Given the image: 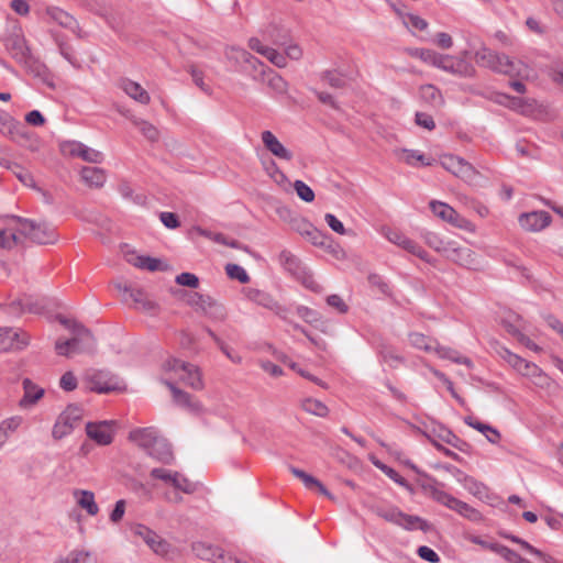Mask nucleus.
Instances as JSON below:
<instances>
[{
	"label": "nucleus",
	"mask_w": 563,
	"mask_h": 563,
	"mask_svg": "<svg viewBox=\"0 0 563 563\" xmlns=\"http://www.w3.org/2000/svg\"><path fill=\"white\" fill-rule=\"evenodd\" d=\"M129 440L163 464H173L175 460L170 444L155 427L135 428L130 431Z\"/></svg>",
	"instance_id": "1"
},
{
	"label": "nucleus",
	"mask_w": 563,
	"mask_h": 563,
	"mask_svg": "<svg viewBox=\"0 0 563 563\" xmlns=\"http://www.w3.org/2000/svg\"><path fill=\"white\" fill-rule=\"evenodd\" d=\"M475 57L481 66L510 77L522 76L528 69L525 63L515 60L504 53H498L487 47L478 49Z\"/></svg>",
	"instance_id": "2"
},
{
	"label": "nucleus",
	"mask_w": 563,
	"mask_h": 563,
	"mask_svg": "<svg viewBox=\"0 0 563 563\" xmlns=\"http://www.w3.org/2000/svg\"><path fill=\"white\" fill-rule=\"evenodd\" d=\"M62 322L71 332V338L65 341L58 340L55 343V350L58 355L70 356L75 353L95 350L96 341L88 329L69 320H62Z\"/></svg>",
	"instance_id": "3"
},
{
	"label": "nucleus",
	"mask_w": 563,
	"mask_h": 563,
	"mask_svg": "<svg viewBox=\"0 0 563 563\" xmlns=\"http://www.w3.org/2000/svg\"><path fill=\"white\" fill-rule=\"evenodd\" d=\"M163 377L178 380L186 386L200 390L203 388L202 375L198 366L175 357H168L162 365Z\"/></svg>",
	"instance_id": "4"
},
{
	"label": "nucleus",
	"mask_w": 563,
	"mask_h": 563,
	"mask_svg": "<svg viewBox=\"0 0 563 563\" xmlns=\"http://www.w3.org/2000/svg\"><path fill=\"white\" fill-rule=\"evenodd\" d=\"M16 230L22 239L36 244H53L58 238L55 228L47 222L16 218Z\"/></svg>",
	"instance_id": "5"
},
{
	"label": "nucleus",
	"mask_w": 563,
	"mask_h": 563,
	"mask_svg": "<svg viewBox=\"0 0 563 563\" xmlns=\"http://www.w3.org/2000/svg\"><path fill=\"white\" fill-rule=\"evenodd\" d=\"M86 387L98 394L120 391L125 388L123 382L107 371L90 369L84 376Z\"/></svg>",
	"instance_id": "6"
},
{
	"label": "nucleus",
	"mask_w": 563,
	"mask_h": 563,
	"mask_svg": "<svg viewBox=\"0 0 563 563\" xmlns=\"http://www.w3.org/2000/svg\"><path fill=\"white\" fill-rule=\"evenodd\" d=\"M375 512L378 517L383 518L384 520L397 525L407 530L419 529L427 531L429 529V525L427 521H424L418 516L405 514L395 506H380L375 509Z\"/></svg>",
	"instance_id": "7"
},
{
	"label": "nucleus",
	"mask_w": 563,
	"mask_h": 563,
	"mask_svg": "<svg viewBox=\"0 0 563 563\" xmlns=\"http://www.w3.org/2000/svg\"><path fill=\"white\" fill-rule=\"evenodd\" d=\"M82 409L78 406H68L57 417L53 426L52 437L55 440H60L69 435L74 431V429L80 423L82 419Z\"/></svg>",
	"instance_id": "8"
},
{
	"label": "nucleus",
	"mask_w": 563,
	"mask_h": 563,
	"mask_svg": "<svg viewBox=\"0 0 563 563\" xmlns=\"http://www.w3.org/2000/svg\"><path fill=\"white\" fill-rule=\"evenodd\" d=\"M130 531L134 537L144 541L156 554L164 556L170 550V544L145 525L132 523Z\"/></svg>",
	"instance_id": "9"
},
{
	"label": "nucleus",
	"mask_w": 563,
	"mask_h": 563,
	"mask_svg": "<svg viewBox=\"0 0 563 563\" xmlns=\"http://www.w3.org/2000/svg\"><path fill=\"white\" fill-rule=\"evenodd\" d=\"M30 344L27 332L18 328L0 327V352L19 351Z\"/></svg>",
	"instance_id": "10"
},
{
	"label": "nucleus",
	"mask_w": 563,
	"mask_h": 563,
	"mask_svg": "<svg viewBox=\"0 0 563 563\" xmlns=\"http://www.w3.org/2000/svg\"><path fill=\"white\" fill-rule=\"evenodd\" d=\"M150 475L152 478L163 481L185 494H192L196 492V485L178 472L156 467L151 471Z\"/></svg>",
	"instance_id": "11"
},
{
	"label": "nucleus",
	"mask_w": 563,
	"mask_h": 563,
	"mask_svg": "<svg viewBox=\"0 0 563 563\" xmlns=\"http://www.w3.org/2000/svg\"><path fill=\"white\" fill-rule=\"evenodd\" d=\"M4 46L10 55L18 63H26L30 56V49L26 45L23 31L20 26H13L12 31L4 40Z\"/></svg>",
	"instance_id": "12"
},
{
	"label": "nucleus",
	"mask_w": 563,
	"mask_h": 563,
	"mask_svg": "<svg viewBox=\"0 0 563 563\" xmlns=\"http://www.w3.org/2000/svg\"><path fill=\"white\" fill-rule=\"evenodd\" d=\"M429 207L435 217L451 225L464 230H468L471 228V222L460 216L450 205L439 200H431L429 202Z\"/></svg>",
	"instance_id": "13"
},
{
	"label": "nucleus",
	"mask_w": 563,
	"mask_h": 563,
	"mask_svg": "<svg viewBox=\"0 0 563 563\" xmlns=\"http://www.w3.org/2000/svg\"><path fill=\"white\" fill-rule=\"evenodd\" d=\"M441 165L444 169L465 181H473L477 176V172L468 162L455 155H444L441 158Z\"/></svg>",
	"instance_id": "14"
},
{
	"label": "nucleus",
	"mask_w": 563,
	"mask_h": 563,
	"mask_svg": "<svg viewBox=\"0 0 563 563\" xmlns=\"http://www.w3.org/2000/svg\"><path fill=\"white\" fill-rule=\"evenodd\" d=\"M117 288L119 291L122 292L123 300L125 302L131 301L134 305L135 309L142 310L151 314L156 312V303L152 301L142 289H134L121 284H118Z\"/></svg>",
	"instance_id": "15"
},
{
	"label": "nucleus",
	"mask_w": 563,
	"mask_h": 563,
	"mask_svg": "<svg viewBox=\"0 0 563 563\" xmlns=\"http://www.w3.org/2000/svg\"><path fill=\"white\" fill-rule=\"evenodd\" d=\"M115 422L114 421H98L88 422L86 424V433L89 439L95 441L98 445H109L114 438Z\"/></svg>",
	"instance_id": "16"
},
{
	"label": "nucleus",
	"mask_w": 563,
	"mask_h": 563,
	"mask_svg": "<svg viewBox=\"0 0 563 563\" xmlns=\"http://www.w3.org/2000/svg\"><path fill=\"white\" fill-rule=\"evenodd\" d=\"M435 66L440 69L461 77H472L474 67L465 59L450 55H438Z\"/></svg>",
	"instance_id": "17"
},
{
	"label": "nucleus",
	"mask_w": 563,
	"mask_h": 563,
	"mask_svg": "<svg viewBox=\"0 0 563 563\" xmlns=\"http://www.w3.org/2000/svg\"><path fill=\"white\" fill-rule=\"evenodd\" d=\"M385 236L390 243L401 247L408 253L426 262H430L429 254L416 241L411 240L402 232L389 229L386 231Z\"/></svg>",
	"instance_id": "18"
},
{
	"label": "nucleus",
	"mask_w": 563,
	"mask_h": 563,
	"mask_svg": "<svg viewBox=\"0 0 563 563\" xmlns=\"http://www.w3.org/2000/svg\"><path fill=\"white\" fill-rule=\"evenodd\" d=\"M445 257L460 266L475 268L477 266L476 254L467 246H460L456 242H452Z\"/></svg>",
	"instance_id": "19"
},
{
	"label": "nucleus",
	"mask_w": 563,
	"mask_h": 563,
	"mask_svg": "<svg viewBox=\"0 0 563 563\" xmlns=\"http://www.w3.org/2000/svg\"><path fill=\"white\" fill-rule=\"evenodd\" d=\"M290 227L294 231L303 236L312 245L322 244L323 232L318 230L312 223L301 217L291 219Z\"/></svg>",
	"instance_id": "20"
},
{
	"label": "nucleus",
	"mask_w": 563,
	"mask_h": 563,
	"mask_svg": "<svg viewBox=\"0 0 563 563\" xmlns=\"http://www.w3.org/2000/svg\"><path fill=\"white\" fill-rule=\"evenodd\" d=\"M551 222V216L547 211H532L519 217L521 228L527 231L538 232L547 228Z\"/></svg>",
	"instance_id": "21"
},
{
	"label": "nucleus",
	"mask_w": 563,
	"mask_h": 563,
	"mask_svg": "<svg viewBox=\"0 0 563 563\" xmlns=\"http://www.w3.org/2000/svg\"><path fill=\"white\" fill-rule=\"evenodd\" d=\"M262 142L265 148L271 152L274 156L284 161H291L292 153L288 148H286L279 140L274 135L273 132L266 130L261 134Z\"/></svg>",
	"instance_id": "22"
},
{
	"label": "nucleus",
	"mask_w": 563,
	"mask_h": 563,
	"mask_svg": "<svg viewBox=\"0 0 563 563\" xmlns=\"http://www.w3.org/2000/svg\"><path fill=\"white\" fill-rule=\"evenodd\" d=\"M22 386L23 396L19 400V407L22 409H29L33 407L44 396V389L33 383L30 378H24Z\"/></svg>",
	"instance_id": "23"
},
{
	"label": "nucleus",
	"mask_w": 563,
	"mask_h": 563,
	"mask_svg": "<svg viewBox=\"0 0 563 563\" xmlns=\"http://www.w3.org/2000/svg\"><path fill=\"white\" fill-rule=\"evenodd\" d=\"M71 156L79 157L88 163L99 164L103 161V154L95 148L88 147L80 142H71L67 145Z\"/></svg>",
	"instance_id": "24"
},
{
	"label": "nucleus",
	"mask_w": 563,
	"mask_h": 563,
	"mask_svg": "<svg viewBox=\"0 0 563 563\" xmlns=\"http://www.w3.org/2000/svg\"><path fill=\"white\" fill-rule=\"evenodd\" d=\"M45 309L44 299L33 298L31 296H24L10 303L11 312H31L42 313Z\"/></svg>",
	"instance_id": "25"
},
{
	"label": "nucleus",
	"mask_w": 563,
	"mask_h": 563,
	"mask_svg": "<svg viewBox=\"0 0 563 563\" xmlns=\"http://www.w3.org/2000/svg\"><path fill=\"white\" fill-rule=\"evenodd\" d=\"M120 88L133 100L141 104H148L151 97L148 92L136 81L123 78L119 84Z\"/></svg>",
	"instance_id": "26"
},
{
	"label": "nucleus",
	"mask_w": 563,
	"mask_h": 563,
	"mask_svg": "<svg viewBox=\"0 0 563 563\" xmlns=\"http://www.w3.org/2000/svg\"><path fill=\"white\" fill-rule=\"evenodd\" d=\"M77 505L89 516L95 517L99 512V506L96 503L95 494L91 490L76 489L73 493Z\"/></svg>",
	"instance_id": "27"
},
{
	"label": "nucleus",
	"mask_w": 563,
	"mask_h": 563,
	"mask_svg": "<svg viewBox=\"0 0 563 563\" xmlns=\"http://www.w3.org/2000/svg\"><path fill=\"white\" fill-rule=\"evenodd\" d=\"M23 417L15 415L0 421V450L23 423Z\"/></svg>",
	"instance_id": "28"
},
{
	"label": "nucleus",
	"mask_w": 563,
	"mask_h": 563,
	"mask_svg": "<svg viewBox=\"0 0 563 563\" xmlns=\"http://www.w3.org/2000/svg\"><path fill=\"white\" fill-rule=\"evenodd\" d=\"M81 179L89 187L100 188L107 180L106 172L99 167H84L80 170Z\"/></svg>",
	"instance_id": "29"
},
{
	"label": "nucleus",
	"mask_w": 563,
	"mask_h": 563,
	"mask_svg": "<svg viewBox=\"0 0 563 563\" xmlns=\"http://www.w3.org/2000/svg\"><path fill=\"white\" fill-rule=\"evenodd\" d=\"M464 422L467 426H470L471 428L479 431L483 435H485V438L487 439L488 442H490L493 444H496L499 442L501 435H500L499 431L497 429H495L494 427L486 424L484 422H481L472 416L466 417L464 419Z\"/></svg>",
	"instance_id": "30"
},
{
	"label": "nucleus",
	"mask_w": 563,
	"mask_h": 563,
	"mask_svg": "<svg viewBox=\"0 0 563 563\" xmlns=\"http://www.w3.org/2000/svg\"><path fill=\"white\" fill-rule=\"evenodd\" d=\"M501 324L514 338H517L520 333H522V330L526 329L525 320L519 314L511 311L505 313V316L501 318Z\"/></svg>",
	"instance_id": "31"
},
{
	"label": "nucleus",
	"mask_w": 563,
	"mask_h": 563,
	"mask_svg": "<svg viewBox=\"0 0 563 563\" xmlns=\"http://www.w3.org/2000/svg\"><path fill=\"white\" fill-rule=\"evenodd\" d=\"M21 241L22 235H20L19 231L16 230V219H14L12 225L0 230V247L12 249Z\"/></svg>",
	"instance_id": "32"
},
{
	"label": "nucleus",
	"mask_w": 563,
	"mask_h": 563,
	"mask_svg": "<svg viewBox=\"0 0 563 563\" xmlns=\"http://www.w3.org/2000/svg\"><path fill=\"white\" fill-rule=\"evenodd\" d=\"M187 303L196 310H201L205 313L209 312L212 308L218 306L210 296H206L199 292H191L188 296Z\"/></svg>",
	"instance_id": "33"
},
{
	"label": "nucleus",
	"mask_w": 563,
	"mask_h": 563,
	"mask_svg": "<svg viewBox=\"0 0 563 563\" xmlns=\"http://www.w3.org/2000/svg\"><path fill=\"white\" fill-rule=\"evenodd\" d=\"M449 509L456 511L462 517L472 521H478L482 518L478 510L455 497L451 505H449Z\"/></svg>",
	"instance_id": "34"
},
{
	"label": "nucleus",
	"mask_w": 563,
	"mask_h": 563,
	"mask_svg": "<svg viewBox=\"0 0 563 563\" xmlns=\"http://www.w3.org/2000/svg\"><path fill=\"white\" fill-rule=\"evenodd\" d=\"M398 157L410 166H417L418 164L422 166L431 165L430 159L416 150H400L398 152Z\"/></svg>",
	"instance_id": "35"
},
{
	"label": "nucleus",
	"mask_w": 563,
	"mask_h": 563,
	"mask_svg": "<svg viewBox=\"0 0 563 563\" xmlns=\"http://www.w3.org/2000/svg\"><path fill=\"white\" fill-rule=\"evenodd\" d=\"M410 344L419 350H423L428 353L435 352L438 343L422 333L413 332L409 334Z\"/></svg>",
	"instance_id": "36"
},
{
	"label": "nucleus",
	"mask_w": 563,
	"mask_h": 563,
	"mask_svg": "<svg viewBox=\"0 0 563 563\" xmlns=\"http://www.w3.org/2000/svg\"><path fill=\"white\" fill-rule=\"evenodd\" d=\"M244 295L249 300L254 301L263 307L274 309L277 306V303L269 295L258 289L246 288L244 289Z\"/></svg>",
	"instance_id": "37"
},
{
	"label": "nucleus",
	"mask_w": 563,
	"mask_h": 563,
	"mask_svg": "<svg viewBox=\"0 0 563 563\" xmlns=\"http://www.w3.org/2000/svg\"><path fill=\"white\" fill-rule=\"evenodd\" d=\"M194 551L198 559L207 562H214L216 559H222V553L219 549L212 548L205 543H196Z\"/></svg>",
	"instance_id": "38"
},
{
	"label": "nucleus",
	"mask_w": 563,
	"mask_h": 563,
	"mask_svg": "<svg viewBox=\"0 0 563 563\" xmlns=\"http://www.w3.org/2000/svg\"><path fill=\"white\" fill-rule=\"evenodd\" d=\"M421 98L432 107H439L443 103L440 90L433 85H423L420 88Z\"/></svg>",
	"instance_id": "39"
},
{
	"label": "nucleus",
	"mask_w": 563,
	"mask_h": 563,
	"mask_svg": "<svg viewBox=\"0 0 563 563\" xmlns=\"http://www.w3.org/2000/svg\"><path fill=\"white\" fill-rule=\"evenodd\" d=\"M225 56L229 60L233 62L236 66L241 68L246 62H254L253 55H251L247 51L241 47L232 46L225 51Z\"/></svg>",
	"instance_id": "40"
},
{
	"label": "nucleus",
	"mask_w": 563,
	"mask_h": 563,
	"mask_svg": "<svg viewBox=\"0 0 563 563\" xmlns=\"http://www.w3.org/2000/svg\"><path fill=\"white\" fill-rule=\"evenodd\" d=\"M162 380L164 384L170 389L174 401L183 407H190L191 406V397L188 393L179 389L176 387L174 382L163 377Z\"/></svg>",
	"instance_id": "41"
},
{
	"label": "nucleus",
	"mask_w": 563,
	"mask_h": 563,
	"mask_svg": "<svg viewBox=\"0 0 563 563\" xmlns=\"http://www.w3.org/2000/svg\"><path fill=\"white\" fill-rule=\"evenodd\" d=\"M426 243L435 252L445 256L453 241H445L439 234L429 232L424 236Z\"/></svg>",
	"instance_id": "42"
},
{
	"label": "nucleus",
	"mask_w": 563,
	"mask_h": 563,
	"mask_svg": "<svg viewBox=\"0 0 563 563\" xmlns=\"http://www.w3.org/2000/svg\"><path fill=\"white\" fill-rule=\"evenodd\" d=\"M321 241L322 244H317L316 246L324 249L335 260L342 261L346 258L345 251L341 247L339 243L334 242L329 235L323 234V239Z\"/></svg>",
	"instance_id": "43"
},
{
	"label": "nucleus",
	"mask_w": 563,
	"mask_h": 563,
	"mask_svg": "<svg viewBox=\"0 0 563 563\" xmlns=\"http://www.w3.org/2000/svg\"><path fill=\"white\" fill-rule=\"evenodd\" d=\"M498 354L505 362H507L519 374L522 373V371L525 368L523 365L527 364V362H528L525 358H522L521 356L512 353L511 351H509L506 347H500V350L498 351Z\"/></svg>",
	"instance_id": "44"
},
{
	"label": "nucleus",
	"mask_w": 563,
	"mask_h": 563,
	"mask_svg": "<svg viewBox=\"0 0 563 563\" xmlns=\"http://www.w3.org/2000/svg\"><path fill=\"white\" fill-rule=\"evenodd\" d=\"M132 264L141 269H146L150 272H156L164 269V264L161 260L154 258L151 256H136Z\"/></svg>",
	"instance_id": "45"
},
{
	"label": "nucleus",
	"mask_w": 563,
	"mask_h": 563,
	"mask_svg": "<svg viewBox=\"0 0 563 563\" xmlns=\"http://www.w3.org/2000/svg\"><path fill=\"white\" fill-rule=\"evenodd\" d=\"M278 260L280 265L289 273L298 274L300 272V261L290 251H282Z\"/></svg>",
	"instance_id": "46"
},
{
	"label": "nucleus",
	"mask_w": 563,
	"mask_h": 563,
	"mask_svg": "<svg viewBox=\"0 0 563 563\" xmlns=\"http://www.w3.org/2000/svg\"><path fill=\"white\" fill-rule=\"evenodd\" d=\"M47 14L56 21L59 25L68 29H74L76 25V20L68 14L66 11L59 8H51L47 10Z\"/></svg>",
	"instance_id": "47"
},
{
	"label": "nucleus",
	"mask_w": 563,
	"mask_h": 563,
	"mask_svg": "<svg viewBox=\"0 0 563 563\" xmlns=\"http://www.w3.org/2000/svg\"><path fill=\"white\" fill-rule=\"evenodd\" d=\"M434 353L442 358H449L457 364H464L468 367L473 365L468 357L462 356L456 351L449 347L438 345Z\"/></svg>",
	"instance_id": "48"
},
{
	"label": "nucleus",
	"mask_w": 563,
	"mask_h": 563,
	"mask_svg": "<svg viewBox=\"0 0 563 563\" xmlns=\"http://www.w3.org/2000/svg\"><path fill=\"white\" fill-rule=\"evenodd\" d=\"M5 167L10 169L14 176L25 186L33 187L34 186V178L32 174L15 163H5Z\"/></svg>",
	"instance_id": "49"
},
{
	"label": "nucleus",
	"mask_w": 563,
	"mask_h": 563,
	"mask_svg": "<svg viewBox=\"0 0 563 563\" xmlns=\"http://www.w3.org/2000/svg\"><path fill=\"white\" fill-rule=\"evenodd\" d=\"M305 411L318 417H325L329 413L328 407L320 400L308 398L302 401Z\"/></svg>",
	"instance_id": "50"
},
{
	"label": "nucleus",
	"mask_w": 563,
	"mask_h": 563,
	"mask_svg": "<svg viewBox=\"0 0 563 563\" xmlns=\"http://www.w3.org/2000/svg\"><path fill=\"white\" fill-rule=\"evenodd\" d=\"M523 371L520 375L530 377V378H537L536 384L543 385L547 383L548 377L542 372V369L534 363L527 362V364L523 365Z\"/></svg>",
	"instance_id": "51"
},
{
	"label": "nucleus",
	"mask_w": 563,
	"mask_h": 563,
	"mask_svg": "<svg viewBox=\"0 0 563 563\" xmlns=\"http://www.w3.org/2000/svg\"><path fill=\"white\" fill-rule=\"evenodd\" d=\"M209 335L213 339V341L217 343L219 349L222 351V353L233 363L241 364L242 363V356L234 352L232 349H230L213 331L208 330Z\"/></svg>",
	"instance_id": "52"
},
{
	"label": "nucleus",
	"mask_w": 563,
	"mask_h": 563,
	"mask_svg": "<svg viewBox=\"0 0 563 563\" xmlns=\"http://www.w3.org/2000/svg\"><path fill=\"white\" fill-rule=\"evenodd\" d=\"M267 85L277 95H284L287 91L286 80L275 71L267 74Z\"/></svg>",
	"instance_id": "53"
},
{
	"label": "nucleus",
	"mask_w": 563,
	"mask_h": 563,
	"mask_svg": "<svg viewBox=\"0 0 563 563\" xmlns=\"http://www.w3.org/2000/svg\"><path fill=\"white\" fill-rule=\"evenodd\" d=\"M406 52L416 58H419L428 64L435 66L438 53L432 49L426 48H407Z\"/></svg>",
	"instance_id": "54"
},
{
	"label": "nucleus",
	"mask_w": 563,
	"mask_h": 563,
	"mask_svg": "<svg viewBox=\"0 0 563 563\" xmlns=\"http://www.w3.org/2000/svg\"><path fill=\"white\" fill-rule=\"evenodd\" d=\"M427 489L429 490L431 497L438 501L439 504L445 506L449 508V505H451V503L453 501L454 499V496H452L451 494L444 492L443 489H441L440 487H438L437 485H430L427 487Z\"/></svg>",
	"instance_id": "55"
},
{
	"label": "nucleus",
	"mask_w": 563,
	"mask_h": 563,
	"mask_svg": "<svg viewBox=\"0 0 563 563\" xmlns=\"http://www.w3.org/2000/svg\"><path fill=\"white\" fill-rule=\"evenodd\" d=\"M133 123L147 140L154 142L158 139V130L150 122L135 119Z\"/></svg>",
	"instance_id": "56"
},
{
	"label": "nucleus",
	"mask_w": 563,
	"mask_h": 563,
	"mask_svg": "<svg viewBox=\"0 0 563 563\" xmlns=\"http://www.w3.org/2000/svg\"><path fill=\"white\" fill-rule=\"evenodd\" d=\"M228 276L232 279H236L242 284L249 283L250 277L246 271L238 264H228L225 266Z\"/></svg>",
	"instance_id": "57"
},
{
	"label": "nucleus",
	"mask_w": 563,
	"mask_h": 563,
	"mask_svg": "<svg viewBox=\"0 0 563 563\" xmlns=\"http://www.w3.org/2000/svg\"><path fill=\"white\" fill-rule=\"evenodd\" d=\"M294 189L297 196L305 202H312L314 200L313 190L302 180H296L294 183Z\"/></svg>",
	"instance_id": "58"
},
{
	"label": "nucleus",
	"mask_w": 563,
	"mask_h": 563,
	"mask_svg": "<svg viewBox=\"0 0 563 563\" xmlns=\"http://www.w3.org/2000/svg\"><path fill=\"white\" fill-rule=\"evenodd\" d=\"M195 231L199 234V235H202L209 240H212L219 244H224V245H229L231 247H235L236 246V243L234 241L232 242H228L227 241V238L222 234V233H214V232H211V231H208V230H205L200 227H197L195 228Z\"/></svg>",
	"instance_id": "59"
},
{
	"label": "nucleus",
	"mask_w": 563,
	"mask_h": 563,
	"mask_svg": "<svg viewBox=\"0 0 563 563\" xmlns=\"http://www.w3.org/2000/svg\"><path fill=\"white\" fill-rule=\"evenodd\" d=\"M382 360L384 363L389 365L390 367L397 368L399 365L404 364L405 360L402 356L398 355L394 350L386 349L382 352Z\"/></svg>",
	"instance_id": "60"
},
{
	"label": "nucleus",
	"mask_w": 563,
	"mask_h": 563,
	"mask_svg": "<svg viewBox=\"0 0 563 563\" xmlns=\"http://www.w3.org/2000/svg\"><path fill=\"white\" fill-rule=\"evenodd\" d=\"M291 474L302 481L307 488H314L316 484H319V479L307 474L305 471L299 470L295 466H289Z\"/></svg>",
	"instance_id": "61"
},
{
	"label": "nucleus",
	"mask_w": 563,
	"mask_h": 563,
	"mask_svg": "<svg viewBox=\"0 0 563 563\" xmlns=\"http://www.w3.org/2000/svg\"><path fill=\"white\" fill-rule=\"evenodd\" d=\"M264 57L279 68L286 67L287 65L286 56L273 47H269L268 51L264 52Z\"/></svg>",
	"instance_id": "62"
},
{
	"label": "nucleus",
	"mask_w": 563,
	"mask_h": 563,
	"mask_svg": "<svg viewBox=\"0 0 563 563\" xmlns=\"http://www.w3.org/2000/svg\"><path fill=\"white\" fill-rule=\"evenodd\" d=\"M77 378L70 371L63 374L59 379V387L65 391H73L77 388Z\"/></svg>",
	"instance_id": "63"
},
{
	"label": "nucleus",
	"mask_w": 563,
	"mask_h": 563,
	"mask_svg": "<svg viewBox=\"0 0 563 563\" xmlns=\"http://www.w3.org/2000/svg\"><path fill=\"white\" fill-rule=\"evenodd\" d=\"M176 283L180 286L197 288L199 286V278L191 273H181L176 276Z\"/></svg>",
	"instance_id": "64"
}]
</instances>
